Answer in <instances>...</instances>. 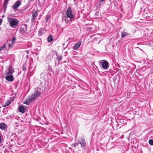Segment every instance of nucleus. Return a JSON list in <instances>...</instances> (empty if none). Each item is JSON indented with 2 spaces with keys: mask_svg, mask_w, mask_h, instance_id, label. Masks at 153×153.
<instances>
[{
  "mask_svg": "<svg viewBox=\"0 0 153 153\" xmlns=\"http://www.w3.org/2000/svg\"><path fill=\"white\" fill-rule=\"evenodd\" d=\"M10 102L9 101H7L6 103L5 104V105H3V106L5 107L6 106L9 105L10 104Z\"/></svg>",
  "mask_w": 153,
  "mask_h": 153,
  "instance_id": "obj_18",
  "label": "nucleus"
},
{
  "mask_svg": "<svg viewBox=\"0 0 153 153\" xmlns=\"http://www.w3.org/2000/svg\"><path fill=\"white\" fill-rule=\"evenodd\" d=\"M7 127L6 125L4 123H0V128L4 129Z\"/></svg>",
  "mask_w": 153,
  "mask_h": 153,
  "instance_id": "obj_12",
  "label": "nucleus"
},
{
  "mask_svg": "<svg viewBox=\"0 0 153 153\" xmlns=\"http://www.w3.org/2000/svg\"><path fill=\"white\" fill-rule=\"evenodd\" d=\"M79 143H76L74 144H72V146L75 147L79 145Z\"/></svg>",
  "mask_w": 153,
  "mask_h": 153,
  "instance_id": "obj_19",
  "label": "nucleus"
},
{
  "mask_svg": "<svg viewBox=\"0 0 153 153\" xmlns=\"http://www.w3.org/2000/svg\"><path fill=\"white\" fill-rule=\"evenodd\" d=\"M7 20L10 25L12 27H14L15 26H17L19 22L17 19L12 17H8Z\"/></svg>",
  "mask_w": 153,
  "mask_h": 153,
  "instance_id": "obj_1",
  "label": "nucleus"
},
{
  "mask_svg": "<svg viewBox=\"0 0 153 153\" xmlns=\"http://www.w3.org/2000/svg\"><path fill=\"white\" fill-rule=\"evenodd\" d=\"M38 12L37 11H35L34 12L32 13V16L31 19V21L32 22H34L35 21Z\"/></svg>",
  "mask_w": 153,
  "mask_h": 153,
  "instance_id": "obj_6",
  "label": "nucleus"
},
{
  "mask_svg": "<svg viewBox=\"0 0 153 153\" xmlns=\"http://www.w3.org/2000/svg\"><path fill=\"white\" fill-rule=\"evenodd\" d=\"M49 66V68L48 69V70L49 72H51L52 71V68L51 66Z\"/></svg>",
  "mask_w": 153,
  "mask_h": 153,
  "instance_id": "obj_23",
  "label": "nucleus"
},
{
  "mask_svg": "<svg viewBox=\"0 0 153 153\" xmlns=\"http://www.w3.org/2000/svg\"><path fill=\"white\" fill-rule=\"evenodd\" d=\"M81 43V40H79L78 43H76L74 45L73 47V48H74L75 50H76L77 49L80 47Z\"/></svg>",
  "mask_w": 153,
  "mask_h": 153,
  "instance_id": "obj_8",
  "label": "nucleus"
},
{
  "mask_svg": "<svg viewBox=\"0 0 153 153\" xmlns=\"http://www.w3.org/2000/svg\"><path fill=\"white\" fill-rule=\"evenodd\" d=\"M103 62L102 63V68L105 70H107L109 68V63L106 60H103Z\"/></svg>",
  "mask_w": 153,
  "mask_h": 153,
  "instance_id": "obj_4",
  "label": "nucleus"
},
{
  "mask_svg": "<svg viewBox=\"0 0 153 153\" xmlns=\"http://www.w3.org/2000/svg\"><path fill=\"white\" fill-rule=\"evenodd\" d=\"M13 43H9L8 45V46L10 48H12L13 46Z\"/></svg>",
  "mask_w": 153,
  "mask_h": 153,
  "instance_id": "obj_21",
  "label": "nucleus"
},
{
  "mask_svg": "<svg viewBox=\"0 0 153 153\" xmlns=\"http://www.w3.org/2000/svg\"><path fill=\"white\" fill-rule=\"evenodd\" d=\"M7 76L5 77V79L6 80L9 82H12L14 80V78L13 77V76L12 75H7Z\"/></svg>",
  "mask_w": 153,
  "mask_h": 153,
  "instance_id": "obj_7",
  "label": "nucleus"
},
{
  "mask_svg": "<svg viewBox=\"0 0 153 153\" xmlns=\"http://www.w3.org/2000/svg\"><path fill=\"white\" fill-rule=\"evenodd\" d=\"M9 1V0H5L4 4H7Z\"/></svg>",
  "mask_w": 153,
  "mask_h": 153,
  "instance_id": "obj_25",
  "label": "nucleus"
},
{
  "mask_svg": "<svg viewBox=\"0 0 153 153\" xmlns=\"http://www.w3.org/2000/svg\"><path fill=\"white\" fill-rule=\"evenodd\" d=\"M149 142L150 145H153V140L151 139L149 140Z\"/></svg>",
  "mask_w": 153,
  "mask_h": 153,
  "instance_id": "obj_17",
  "label": "nucleus"
},
{
  "mask_svg": "<svg viewBox=\"0 0 153 153\" xmlns=\"http://www.w3.org/2000/svg\"><path fill=\"white\" fill-rule=\"evenodd\" d=\"M126 33L125 32H123L121 33V36L122 37H123L126 36Z\"/></svg>",
  "mask_w": 153,
  "mask_h": 153,
  "instance_id": "obj_16",
  "label": "nucleus"
},
{
  "mask_svg": "<svg viewBox=\"0 0 153 153\" xmlns=\"http://www.w3.org/2000/svg\"><path fill=\"white\" fill-rule=\"evenodd\" d=\"M21 4V2L20 1H16L12 6V8L14 10H17L18 8Z\"/></svg>",
  "mask_w": 153,
  "mask_h": 153,
  "instance_id": "obj_5",
  "label": "nucleus"
},
{
  "mask_svg": "<svg viewBox=\"0 0 153 153\" xmlns=\"http://www.w3.org/2000/svg\"><path fill=\"white\" fill-rule=\"evenodd\" d=\"M6 46V45H4L0 47V51H1Z\"/></svg>",
  "mask_w": 153,
  "mask_h": 153,
  "instance_id": "obj_20",
  "label": "nucleus"
},
{
  "mask_svg": "<svg viewBox=\"0 0 153 153\" xmlns=\"http://www.w3.org/2000/svg\"><path fill=\"white\" fill-rule=\"evenodd\" d=\"M105 0H100L99 1V2H102V1H104Z\"/></svg>",
  "mask_w": 153,
  "mask_h": 153,
  "instance_id": "obj_30",
  "label": "nucleus"
},
{
  "mask_svg": "<svg viewBox=\"0 0 153 153\" xmlns=\"http://www.w3.org/2000/svg\"><path fill=\"white\" fill-rule=\"evenodd\" d=\"M79 143L81 144V146L82 147L85 146L86 144V143L84 139H82L79 142Z\"/></svg>",
  "mask_w": 153,
  "mask_h": 153,
  "instance_id": "obj_11",
  "label": "nucleus"
},
{
  "mask_svg": "<svg viewBox=\"0 0 153 153\" xmlns=\"http://www.w3.org/2000/svg\"><path fill=\"white\" fill-rule=\"evenodd\" d=\"M53 40L52 37L51 36H48V41L49 42H51Z\"/></svg>",
  "mask_w": 153,
  "mask_h": 153,
  "instance_id": "obj_14",
  "label": "nucleus"
},
{
  "mask_svg": "<svg viewBox=\"0 0 153 153\" xmlns=\"http://www.w3.org/2000/svg\"><path fill=\"white\" fill-rule=\"evenodd\" d=\"M41 32V30H40L39 31V32Z\"/></svg>",
  "mask_w": 153,
  "mask_h": 153,
  "instance_id": "obj_32",
  "label": "nucleus"
},
{
  "mask_svg": "<svg viewBox=\"0 0 153 153\" xmlns=\"http://www.w3.org/2000/svg\"><path fill=\"white\" fill-rule=\"evenodd\" d=\"M7 4H4V5H3V7H4V11H5L6 9V8L7 7Z\"/></svg>",
  "mask_w": 153,
  "mask_h": 153,
  "instance_id": "obj_22",
  "label": "nucleus"
},
{
  "mask_svg": "<svg viewBox=\"0 0 153 153\" xmlns=\"http://www.w3.org/2000/svg\"><path fill=\"white\" fill-rule=\"evenodd\" d=\"M56 56L57 57V60L58 61H60L62 59V56L61 55H58L56 54Z\"/></svg>",
  "mask_w": 153,
  "mask_h": 153,
  "instance_id": "obj_13",
  "label": "nucleus"
},
{
  "mask_svg": "<svg viewBox=\"0 0 153 153\" xmlns=\"http://www.w3.org/2000/svg\"><path fill=\"white\" fill-rule=\"evenodd\" d=\"M16 39L15 37H13V38L12 40L11 41V42L12 43L14 44V42L16 41Z\"/></svg>",
  "mask_w": 153,
  "mask_h": 153,
  "instance_id": "obj_24",
  "label": "nucleus"
},
{
  "mask_svg": "<svg viewBox=\"0 0 153 153\" xmlns=\"http://www.w3.org/2000/svg\"><path fill=\"white\" fill-rule=\"evenodd\" d=\"M21 31H22L23 30L22 27H21Z\"/></svg>",
  "mask_w": 153,
  "mask_h": 153,
  "instance_id": "obj_31",
  "label": "nucleus"
},
{
  "mask_svg": "<svg viewBox=\"0 0 153 153\" xmlns=\"http://www.w3.org/2000/svg\"><path fill=\"white\" fill-rule=\"evenodd\" d=\"M14 69L11 67H10L8 69V71L6 74L7 75H11L14 72Z\"/></svg>",
  "mask_w": 153,
  "mask_h": 153,
  "instance_id": "obj_9",
  "label": "nucleus"
},
{
  "mask_svg": "<svg viewBox=\"0 0 153 153\" xmlns=\"http://www.w3.org/2000/svg\"><path fill=\"white\" fill-rule=\"evenodd\" d=\"M2 22V20L1 19H0V25L1 24Z\"/></svg>",
  "mask_w": 153,
  "mask_h": 153,
  "instance_id": "obj_29",
  "label": "nucleus"
},
{
  "mask_svg": "<svg viewBox=\"0 0 153 153\" xmlns=\"http://www.w3.org/2000/svg\"><path fill=\"white\" fill-rule=\"evenodd\" d=\"M68 17H67L66 16L64 17L63 19L65 21L66 23H68L69 21L67 19Z\"/></svg>",
  "mask_w": 153,
  "mask_h": 153,
  "instance_id": "obj_15",
  "label": "nucleus"
},
{
  "mask_svg": "<svg viewBox=\"0 0 153 153\" xmlns=\"http://www.w3.org/2000/svg\"><path fill=\"white\" fill-rule=\"evenodd\" d=\"M18 110L20 112L23 113L25 111V108L23 106H21L19 108Z\"/></svg>",
  "mask_w": 153,
  "mask_h": 153,
  "instance_id": "obj_10",
  "label": "nucleus"
},
{
  "mask_svg": "<svg viewBox=\"0 0 153 153\" xmlns=\"http://www.w3.org/2000/svg\"><path fill=\"white\" fill-rule=\"evenodd\" d=\"M48 17H47V18H46V22H47L48 21Z\"/></svg>",
  "mask_w": 153,
  "mask_h": 153,
  "instance_id": "obj_28",
  "label": "nucleus"
},
{
  "mask_svg": "<svg viewBox=\"0 0 153 153\" xmlns=\"http://www.w3.org/2000/svg\"><path fill=\"white\" fill-rule=\"evenodd\" d=\"M72 10L71 7H69L66 11V16L67 17L69 18L71 21L74 19V16L72 13Z\"/></svg>",
  "mask_w": 153,
  "mask_h": 153,
  "instance_id": "obj_3",
  "label": "nucleus"
},
{
  "mask_svg": "<svg viewBox=\"0 0 153 153\" xmlns=\"http://www.w3.org/2000/svg\"><path fill=\"white\" fill-rule=\"evenodd\" d=\"M22 69L24 71H25L26 70V68L25 67H24Z\"/></svg>",
  "mask_w": 153,
  "mask_h": 153,
  "instance_id": "obj_27",
  "label": "nucleus"
},
{
  "mask_svg": "<svg viewBox=\"0 0 153 153\" xmlns=\"http://www.w3.org/2000/svg\"><path fill=\"white\" fill-rule=\"evenodd\" d=\"M1 141L0 140V143H1Z\"/></svg>",
  "mask_w": 153,
  "mask_h": 153,
  "instance_id": "obj_33",
  "label": "nucleus"
},
{
  "mask_svg": "<svg viewBox=\"0 0 153 153\" xmlns=\"http://www.w3.org/2000/svg\"><path fill=\"white\" fill-rule=\"evenodd\" d=\"M40 95V92L38 91H36L33 94L31 98L27 100L25 103L27 105H29V103L31 102H32L35 99Z\"/></svg>",
  "mask_w": 153,
  "mask_h": 153,
  "instance_id": "obj_2",
  "label": "nucleus"
},
{
  "mask_svg": "<svg viewBox=\"0 0 153 153\" xmlns=\"http://www.w3.org/2000/svg\"><path fill=\"white\" fill-rule=\"evenodd\" d=\"M28 45L30 47H31V42H28Z\"/></svg>",
  "mask_w": 153,
  "mask_h": 153,
  "instance_id": "obj_26",
  "label": "nucleus"
}]
</instances>
